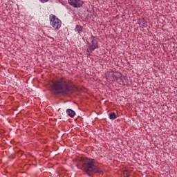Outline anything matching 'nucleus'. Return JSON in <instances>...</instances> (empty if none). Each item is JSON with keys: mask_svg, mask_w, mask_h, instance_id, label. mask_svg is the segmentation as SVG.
I'll list each match as a JSON object with an SVG mask.
<instances>
[{"mask_svg": "<svg viewBox=\"0 0 177 177\" xmlns=\"http://www.w3.org/2000/svg\"><path fill=\"white\" fill-rule=\"evenodd\" d=\"M77 167L84 171L88 176H92L95 174L100 173L99 167H97V162L95 159L82 158L77 163Z\"/></svg>", "mask_w": 177, "mask_h": 177, "instance_id": "f257e3e1", "label": "nucleus"}, {"mask_svg": "<svg viewBox=\"0 0 177 177\" xmlns=\"http://www.w3.org/2000/svg\"><path fill=\"white\" fill-rule=\"evenodd\" d=\"M51 88L54 91L55 95H68L69 93H73L74 92L73 87L63 78L54 80Z\"/></svg>", "mask_w": 177, "mask_h": 177, "instance_id": "f03ea898", "label": "nucleus"}, {"mask_svg": "<svg viewBox=\"0 0 177 177\" xmlns=\"http://www.w3.org/2000/svg\"><path fill=\"white\" fill-rule=\"evenodd\" d=\"M50 24L53 28H55V30H59V28L62 27V21H60L59 18H57L55 15H53L50 18Z\"/></svg>", "mask_w": 177, "mask_h": 177, "instance_id": "7ed1b4c3", "label": "nucleus"}, {"mask_svg": "<svg viewBox=\"0 0 177 177\" xmlns=\"http://www.w3.org/2000/svg\"><path fill=\"white\" fill-rule=\"evenodd\" d=\"M68 2L73 8H81L84 5L82 0H68Z\"/></svg>", "mask_w": 177, "mask_h": 177, "instance_id": "20e7f679", "label": "nucleus"}, {"mask_svg": "<svg viewBox=\"0 0 177 177\" xmlns=\"http://www.w3.org/2000/svg\"><path fill=\"white\" fill-rule=\"evenodd\" d=\"M99 48V46L97 45V42L96 41L93 40L91 41V44H88V48H87V52L88 53H92L95 49H97Z\"/></svg>", "mask_w": 177, "mask_h": 177, "instance_id": "39448f33", "label": "nucleus"}, {"mask_svg": "<svg viewBox=\"0 0 177 177\" xmlns=\"http://www.w3.org/2000/svg\"><path fill=\"white\" fill-rule=\"evenodd\" d=\"M121 77V73L120 72H112L110 73V78L113 82L118 81V78Z\"/></svg>", "mask_w": 177, "mask_h": 177, "instance_id": "423d86ee", "label": "nucleus"}, {"mask_svg": "<svg viewBox=\"0 0 177 177\" xmlns=\"http://www.w3.org/2000/svg\"><path fill=\"white\" fill-rule=\"evenodd\" d=\"M66 113H67L68 115H69V117H71V118H73V117L75 116V111H74L73 109H67V110H66Z\"/></svg>", "mask_w": 177, "mask_h": 177, "instance_id": "0eeeda50", "label": "nucleus"}, {"mask_svg": "<svg viewBox=\"0 0 177 177\" xmlns=\"http://www.w3.org/2000/svg\"><path fill=\"white\" fill-rule=\"evenodd\" d=\"M118 83L120 84V85H128V77H123V81H118Z\"/></svg>", "mask_w": 177, "mask_h": 177, "instance_id": "6e6552de", "label": "nucleus"}, {"mask_svg": "<svg viewBox=\"0 0 177 177\" xmlns=\"http://www.w3.org/2000/svg\"><path fill=\"white\" fill-rule=\"evenodd\" d=\"M83 28L82 26L77 25L75 29V31H77L78 34H81L82 32Z\"/></svg>", "mask_w": 177, "mask_h": 177, "instance_id": "1a4fd4ad", "label": "nucleus"}, {"mask_svg": "<svg viewBox=\"0 0 177 177\" xmlns=\"http://www.w3.org/2000/svg\"><path fill=\"white\" fill-rule=\"evenodd\" d=\"M109 118L110 120H115V118H117V115H115V113L111 112L109 114Z\"/></svg>", "mask_w": 177, "mask_h": 177, "instance_id": "9d476101", "label": "nucleus"}, {"mask_svg": "<svg viewBox=\"0 0 177 177\" xmlns=\"http://www.w3.org/2000/svg\"><path fill=\"white\" fill-rule=\"evenodd\" d=\"M123 175L124 177H129L130 173L127 170L123 171Z\"/></svg>", "mask_w": 177, "mask_h": 177, "instance_id": "9b49d317", "label": "nucleus"}, {"mask_svg": "<svg viewBox=\"0 0 177 177\" xmlns=\"http://www.w3.org/2000/svg\"><path fill=\"white\" fill-rule=\"evenodd\" d=\"M145 21H146V20H145V19L142 18V19L139 20L138 24L142 25L143 23H145Z\"/></svg>", "mask_w": 177, "mask_h": 177, "instance_id": "f8f14e48", "label": "nucleus"}, {"mask_svg": "<svg viewBox=\"0 0 177 177\" xmlns=\"http://www.w3.org/2000/svg\"><path fill=\"white\" fill-rule=\"evenodd\" d=\"M123 80H124V77H122V74L121 73V77L118 79L117 82H118V81H123Z\"/></svg>", "mask_w": 177, "mask_h": 177, "instance_id": "ddd939ff", "label": "nucleus"}, {"mask_svg": "<svg viewBox=\"0 0 177 177\" xmlns=\"http://www.w3.org/2000/svg\"><path fill=\"white\" fill-rule=\"evenodd\" d=\"M142 26V27H147V22L145 21Z\"/></svg>", "mask_w": 177, "mask_h": 177, "instance_id": "4468645a", "label": "nucleus"}, {"mask_svg": "<svg viewBox=\"0 0 177 177\" xmlns=\"http://www.w3.org/2000/svg\"><path fill=\"white\" fill-rule=\"evenodd\" d=\"M19 154H21V156H23V154H24V152L21 151H19Z\"/></svg>", "mask_w": 177, "mask_h": 177, "instance_id": "2eb2a0df", "label": "nucleus"}, {"mask_svg": "<svg viewBox=\"0 0 177 177\" xmlns=\"http://www.w3.org/2000/svg\"><path fill=\"white\" fill-rule=\"evenodd\" d=\"M42 3L44 2H48L49 0H40Z\"/></svg>", "mask_w": 177, "mask_h": 177, "instance_id": "dca6fc26", "label": "nucleus"}]
</instances>
